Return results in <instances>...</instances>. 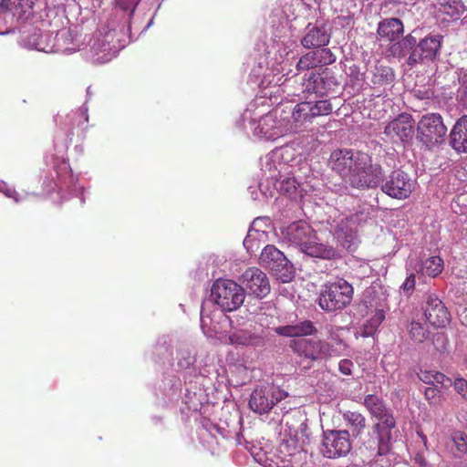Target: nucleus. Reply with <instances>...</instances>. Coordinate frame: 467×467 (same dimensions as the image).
<instances>
[{"mask_svg":"<svg viewBox=\"0 0 467 467\" xmlns=\"http://www.w3.org/2000/svg\"><path fill=\"white\" fill-rule=\"evenodd\" d=\"M283 234L288 242L300 246L307 255L327 260L340 257L337 249L317 242L316 232L305 221L292 223Z\"/></svg>","mask_w":467,"mask_h":467,"instance_id":"nucleus-1","label":"nucleus"},{"mask_svg":"<svg viewBox=\"0 0 467 467\" xmlns=\"http://www.w3.org/2000/svg\"><path fill=\"white\" fill-rule=\"evenodd\" d=\"M441 40L442 36L441 35H429L417 44L416 38L411 35H408L400 42L393 45L391 49L393 50V55H398L399 57H404L405 52L400 49L397 53L398 49H411L407 64L413 67L423 60L433 61L440 53Z\"/></svg>","mask_w":467,"mask_h":467,"instance_id":"nucleus-2","label":"nucleus"},{"mask_svg":"<svg viewBox=\"0 0 467 467\" xmlns=\"http://www.w3.org/2000/svg\"><path fill=\"white\" fill-rule=\"evenodd\" d=\"M352 187L375 188L382 181L383 171L379 164L372 163L371 157L365 152L358 151L352 156Z\"/></svg>","mask_w":467,"mask_h":467,"instance_id":"nucleus-3","label":"nucleus"},{"mask_svg":"<svg viewBox=\"0 0 467 467\" xmlns=\"http://www.w3.org/2000/svg\"><path fill=\"white\" fill-rule=\"evenodd\" d=\"M212 296L223 311L231 312L242 306L245 293L244 289L237 283L227 279H218L213 285Z\"/></svg>","mask_w":467,"mask_h":467,"instance_id":"nucleus-4","label":"nucleus"},{"mask_svg":"<svg viewBox=\"0 0 467 467\" xmlns=\"http://www.w3.org/2000/svg\"><path fill=\"white\" fill-rule=\"evenodd\" d=\"M350 303V284L343 278L329 282L320 294L319 306L325 311L345 308Z\"/></svg>","mask_w":467,"mask_h":467,"instance_id":"nucleus-5","label":"nucleus"},{"mask_svg":"<svg viewBox=\"0 0 467 467\" xmlns=\"http://www.w3.org/2000/svg\"><path fill=\"white\" fill-rule=\"evenodd\" d=\"M287 396L288 393L278 386L268 384L254 389L249 400V406L255 413L265 414Z\"/></svg>","mask_w":467,"mask_h":467,"instance_id":"nucleus-6","label":"nucleus"},{"mask_svg":"<svg viewBox=\"0 0 467 467\" xmlns=\"http://www.w3.org/2000/svg\"><path fill=\"white\" fill-rule=\"evenodd\" d=\"M417 130L420 140L428 147L441 143L447 133L442 117L438 113L422 116L418 123Z\"/></svg>","mask_w":467,"mask_h":467,"instance_id":"nucleus-7","label":"nucleus"},{"mask_svg":"<svg viewBox=\"0 0 467 467\" xmlns=\"http://www.w3.org/2000/svg\"><path fill=\"white\" fill-rule=\"evenodd\" d=\"M415 188V181L410 175L401 171L395 170L390 174L381 181V191L388 196L404 200L410 196Z\"/></svg>","mask_w":467,"mask_h":467,"instance_id":"nucleus-8","label":"nucleus"},{"mask_svg":"<svg viewBox=\"0 0 467 467\" xmlns=\"http://www.w3.org/2000/svg\"><path fill=\"white\" fill-rule=\"evenodd\" d=\"M415 120L410 114L401 113L389 121L384 128V133L392 142H405L413 138Z\"/></svg>","mask_w":467,"mask_h":467,"instance_id":"nucleus-9","label":"nucleus"},{"mask_svg":"<svg viewBox=\"0 0 467 467\" xmlns=\"http://www.w3.org/2000/svg\"><path fill=\"white\" fill-rule=\"evenodd\" d=\"M290 347L299 357L312 361L325 358L329 355V345L322 340L296 338L290 342Z\"/></svg>","mask_w":467,"mask_h":467,"instance_id":"nucleus-10","label":"nucleus"},{"mask_svg":"<svg viewBox=\"0 0 467 467\" xmlns=\"http://www.w3.org/2000/svg\"><path fill=\"white\" fill-rule=\"evenodd\" d=\"M335 84L331 72L324 68L321 72H311L307 78L302 83V92L305 94H315L317 96L327 95Z\"/></svg>","mask_w":467,"mask_h":467,"instance_id":"nucleus-11","label":"nucleus"},{"mask_svg":"<svg viewBox=\"0 0 467 467\" xmlns=\"http://www.w3.org/2000/svg\"><path fill=\"white\" fill-rule=\"evenodd\" d=\"M350 451L348 432L332 431L326 435L323 441L322 452L327 458H336L347 455Z\"/></svg>","mask_w":467,"mask_h":467,"instance_id":"nucleus-12","label":"nucleus"},{"mask_svg":"<svg viewBox=\"0 0 467 467\" xmlns=\"http://www.w3.org/2000/svg\"><path fill=\"white\" fill-rule=\"evenodd\" d=\"M288 260L275 245H266L261 253L260 264L276 275H285L288 272Z\"/></svg>","mask_w":467,"mask_h":467,"instance_id":"nucleus-13","label":"nucleus"},{"mask_svg":"<svg viewBox=\"0 0 467 467\" xmlns=\"http://www.w3.org/2000/svg\"><path fill=\"white\" fill-rule=\"evenodd\" d=\"M243 284L249 292L257 297H265L270 293V283L266 275L257 267H250L243 275Z\"/></svg>","mask_w":467,"mask_h":467,"instance_id":"nucleus-14","label":"nucleus"},{"mask_svg":"<svg viewBox=\"0 0 467 467\" xmlns=\"http://www.w3.org/2000/svg\"><path fill=\"white\" fill-rule=\"evenodd\" d=\"M334 61L335 57L328 48H320L303 55L296 67L297 71H305L316 67H323L332 64Z\"/></svg>","mask_w":467,"mask_h":467,"instance_id":"nucleus-15","label":"nucleus"},{"mask_svg":"<svg viewBox=\"0 0 467 467\" xmlns=\"http://www.w3.org/2000/svg\"><path fill=\"white\" fill-rule=\"evenodd\" d=\"M424 315L427 321L435 327H444L451 320V315L441 300L430 296L426 302Z\"/></svg>","mask_w":467,"mask_h":467,"instance_id":"nucleus-16","label":"nucleus"},{"mask_svg":"<svg viewBox=\"0 0 467 467\" xmlns=\"http://www.w3.org/2000/svg\"><path fill=\"white\" fill-rule=\"evenodd\" d=\"M257 129L266 140H275L276 138L284 136L288 130H292L293 127H287L278 119L277 110L270 112L264 116L258 124Z\"/></svg>","mask_w":467,"mask_h":467,"instance_id":"nucleus-17","label":"nucleus"},{"mask_svg":"<svg viewBox=\"0 0 467 467\" xmlns=\"http://www.w3.org/2000/svg\"><path fill=\"white\" fill-rule=\"evenodd\" d=\"M330 39V34L325 25H311L306 28V34L301 39V45L305 48H324Z\"/></svg>","mask_w":467,"mask_h":467,"instance_id":"nucleus-18","label":"nucleus"},{"mask_svg":"<svg viewBox=\"0 0 467 467\" xmlns=\"http://www.w3.org/2000/svg\"><path fill=\"white\" fill-rule=\"evenodd\" d=\"M450 144L457 152H467V115L461 117L452 127Z\"/></svg>","mask_w":467,"mask_h":467,"instance_id":"nucleus-19","label":"nucleus"},{"mask_svg":"<svg viewBox=\"0 0 467 467\" xmlns=\"http://www.w3.org/2000/svg\"><path fill=\"white\" fill-rule=\"evenodd\" d=\"M279 336L304 338L305 336L314 335L317 328L310 320H304L296 325L281 326L275 328Z\"/></svg>","mask_w":467,"mask_h":467,"instance_id":"nucleus-20","label":"nucleus"},{"mask_svg":"<svg viewBox=\"0 0 467 467\" xmlns=\"http://www.w3.org/2000/svg\"><path fill=\"white\" fill-rule=\"evenodd\" d=\"M403 34V24L399 18H386L378 26V35L381 40L393 42Z\"/></svg>","mask_w":467,"mask_h":467,"instance_id":"nucleus-21","label":"nucleus"},{"mask_svg":"<svg viewBox=\"0 0 467 467\" xmlns=\"http://www.w3.org/2000/svg\"><path fill=\"white\" fill-rule=\"evenodd\" d=\"M465 11V6L461 0H448L439 5L437 15L442 21H456Z\"/></svg>","mask_w":467,"mask_h":467,"instance_id":"nucleus-22","label":"nucleus"},{"mask_svg":"<svg viewBox=\"0 0 467 467\" xmlns=\"http://www.w3.org/2000/svg\"><path fill=\"white\" fill-rule=\"evenodd\" d=\"M38 0H10L5 11L13 14L17 20H27L33 16V8Z\"/></svg>","mask_w":467,"mask_h":467,"instance_id":"nucleus-23","label":"nucleus"},{"mask_svg":"<svg viewBox=\"0 0 467 467\" xmlns=\"http://www.w3.org/2000/svg\"><path fill=\"white\" fill-rule=\"evenodd\" d=\"M348 150H337L330 155L329 164L342 177L350 175V156Z\"/></svg>","mask_w":467,"mask_h":467,"instance_id":"nucleus-24","label":"nucleus"},{"mask_svg":"<svg viewBox=\"0 0 467 467\" xmlns=\"http://www.w3.org/2000/svg\"><path fill=\"white\" fill-rule=\"evenodd\" d=\"M230 340L233 344L242 346H261L264 343V338L248 329H241L234 332L230 336Z\"/></svg>","mask_w":467,"mask_h":467,"instance_id":"nucleus-25","label":"nucleus"},{"mask_svg":"<svg viewBox=\"0 0 467 467\" xmlns=\"http://www.w3.org/2000/svg\"><path fill=\"white\" fill-rule=\"evenodd\" d=\"M310 101L297 103L292 110V123L297 129L306 123H312L313 118L310 113Z\"/></svg>","mask_w":467,"mask_h":467,"instance_id":"nucleus-26","label":"nucleus"},{"mask_svg":"<svg viewBox=\"0 0 467 467\" xmlns=\"http://www.w3.org/2000/svg\"><path fill=\"white\" fill-rule=\"evenodd\" d=\"M395 79L393 69L389 67L378 63L372 72L371 82L374 85L385 86L391 84Z\"/></svg>","mask_w":467,"mask_h":467,"instance_id":"nucleus-27","label":"nucleus"},{"mask_svg":"<svg viewBox=\"0 0 467 467\" xmlns=\"http://www.w3.org/2000/svg\"><path fill=\"white\" fill-rule=\"evenodd\" d=\"M444 268L443 259L440 256H431L424 260L420 266V273L429 277L438 276Z\"/></svg>","mask_w":467,"mask_h":467,"instance_id":"nucleus-28","label":"nucleus"},{"mask_svg":"<svg viewBox=\"0 0 467 467\" xmlns=\"http://www.w3.org/2000/svg\"><path fill=\"white\" fill-rule=\"evenodd\" d=\"M278 190L283 194H286L288 197L296 199L300 197L301 185L295 177H285L278 182Z\"/></svg>","mask_w":467,"mask_h":467,"instance_id":"nucleus-29","label":"nucleus"},{"mask_svg":"<svg viewBox=\"0 0 467 467\" xmlns=\"http://www.w3.org/2000/svg\"><path fill=\"white\" fill-rule=\"evenodd\" d=\"M384 319V311L377 310L373 317L363 325L360 335L362 337L373 336Z\"/></svg>","mask_w":467,"mask_h":467,"instance_id":"nucleus-30","label":"nucleus"},{"mask_svg":"<svg viewBox=\"0 0 467 467\" xmlns=\"http://www.w3.org/2000/svg\"><path fill=\"white\" fill-rule=\"evenodd\" d=\"M419 378L422 382L429 385L437 383L443 386L445 381L451 383V379L446 377L443 373L435 370H420Z\"/></svg>","mask_w":467,"mask_h":467,"instance_id":"nucleus-31","label":"nucleus"},{"mask_svg":"<svg viewBox=\"0 0 467 467\" xmlns=\"http://www.w3.org/2000/svg\"><path fill=\"white\" fill-rule=\"evenodd\" d=\"M311 115L313 119L320 116H327L332 112V105L329 100L322 99L317 101H310Z\"/></svg>","mask_w":467,"mask_h":467,"instance_id":"nucleus-32","label":"nucleus"},{"mask_svg":"<svg viewBox=\"0 0 467 467\" xmlns=\"http://www.w3.org/2000/svg\"><path fill=\"white\" fill-rule=\"evenodd\" d=\"M365 406L370 411L372 415L376 418L382 413V411L386 409L383 401L375 395H368L365 398Z\"/></svg>","mask_w":467,"mask_h":467,"instance_id":"nucleus-33","label":"nucleus"},{"mask_svg":"<svg viewBox=\"0 0 467 467\" xmlns=\"http://www.w3.org/2000/svg\"><path fill=\"white\" fill-rule=\"evenodd\" d=\"M409 335L413 341L421 343L428 337L429 332L421 323L412 321L410 326Z\"/></svg>","mask_w":467,"mask_h":467,"instance_id":"nucleus-34","label":"nucleus"},{"mask_svg":"<svg viewBox=\"0 0 467 467\" xmlns=\"http://www.w3.org/2000/svg\"><path fill=\"white\" fill-rule=\"evenodd\" d=\"M459 85L457 99L462 106L467 107V71L460 74Z\"/></svg>","mask_w":467,"mask_h":467,"instance_id":"nucleus-35","label":"nucleus"},{"mask_svg":"<svg viewBox=\"0 0 467 467\" xmlns=\"http://www.w3.org/2000/svg\"><path fill=\"white\" fill-rule=\"evenodd\" d=\"M452 441L459 452L467 454V434L462 431H456L452 435Z\"/></svg>","mask_w":467,"mask_h":467,"instance_id":"nucleus-36","label":"nucleus"},{"mask_svg":"<svg viewBox=\"0 0 467 467\" xmlns=\"http://www.w3.org/2000/svg\"><path fill=\"white\" fill-rule=\"evenodd\" d=\"M452 386L454 390L467 402V380L458 377L454 379Z\"/></svg>","mask_w":467,"mask_h":467,"instance_id":"nucleus-37","label":"nucleus"},{"mask_svg":"<svg viewBox=\"0 0 467 467\" xmlns=\"http://www.w3.org/2000/svg\"><path fill=\"white\" fill-rule=\"evenodd\" d=\"M365 427V418L359 413L352 412V436H357Z\"/></svg>","mask_w":467,"mask_h":467,"instance_id":"nucleus-38","label":"nucleus"},{"mask_svg":"<svg viewBox=\"0 0 467 467\" xmlns=\"http://www.w3.org/2000/svg\"><path fill=\"white\" fill-rule=\"evenodd\" d=\"M416 275L414 273L409 275L403 284L400 285V290L406 295L410 296L415 289Z\"/></svg>","mask_w":467,"mask_h":467,"instance_id":"nucleus-39","label":"nucleus"},{"mask_svg":"<svg viewBox=\"0 0 467 467\" xmlns=\"http://www.w3.org/2000/svg\"><path fill=\"white\" fill-rule=\"evenodd\" d=\"M441 390L435 387H428L425 389V399L431 404H436L440 401Z\"/></svg>","mask_w":467,"mask_h":467,"instance_id":"nucleus-40","label":"nucleus"},{"mask_svg":"<svg viewBox=\"0 0 467 467\" xmlns=\"http://www.w3.org/2000/svg\"><path fill=\"white\" fill-rule=\"evenodd\" d=\"M432 343L437 350L443 351L447 345L445 334L441 332L435 333L432 337Z\"/></svg>","mask_w":467,"mask_h":467,"instance_id":"nucleus-41","label":"nucleus"},{"mask_svg":"<svg viewBox=\"0 0 467 467\" xmlns=\"http://www.w3.org/2000/svg\"><path fill=\"white\" fill-rule=\"evenodd\" d=\"M388 429H392L396 425L393 416L385 409L380 415L377 417Z\"/></svg>","mask_w":467,"mask_h":467,"instance_id":"nucleus-42","label":"nucleus"},{"mask_svg":"<svg viewBox=\"0 0 467 467\" xmlns=\"http://www.w3.org/2000/svg\"><path fill=\"white\" fill-rule=\"evenodd\" d=\"M335 234H336V238L337 239L338 242L341 243L342 246L346 247L347 249H348L350 247V242L348 240V232H344L343 228L338 226L335 232Z\"/></svg>","mask_w":467,"mask_h":467,"instance_id":"nucleus-43","label":"nucleus"},{"mask_svg":"<svg viewBox=\"0 0 467 467\" xmlns=\"http://www.w3.org/2000/svg\"><path fill=\"white\" fill-rule=\"evenodd\" d=\"M390 450L389 447V438L385 439L383 437H379L378 441V455L383 456L386 455Z\"/></svg>","mask_w":467,"mask_h":467,"instance_id":"nucleus-44","label":"nucleus"},{"mask_svg":"<svg viewBox=\"0 0 467 467\" xmlns=\"http://www.w3.org/2000/svg\"><path fill=\"white\" fill-rule=\"evenodd\" d=\"M140 0H118V5L125 11L133 13Z\"/></svg>","mask_w":467,"mask_h":467,"instance_id":"nucleus-45","label":"nucleus"},{"mask_svg":"<svg viewBox=\"0 0 467 467\" xmlns=\"http://www.w3.org/2000/svg\"><path fill=\"white\" fill-rule=\"evenodd\" d=\"M339 369L343 374H350V361L348 359L341 360L339 363Z\"/></svg>","mask_w":467,"mask_h":467,"instance_id":"nucleus-46","label":"nucleus"},{"mask_svg":"<svg viewBox=\"0 0 467 467\" xmlns=\"http://www.w3.org/2000/svg\"><path fill=\"white\" fill-rule=\"evenodd\" d=\"M414 460H415V462L418 463L420 467H429V463H428L426 458L422 454H420V453L416 454V456L414 457Z\"/></svg>","mask_w":467,"mask_h":467,"instance_id":"nucleus-47","label":"nucleus"},{"mask_svg":"<svg viewBox=\"0 0 467 467\" xmlns=\"http://www.w3.org/2000/svg\"><path fill=\"white\" fill-rule=\"evenodd\" d=\"M417 433L420 436V438L421 439L424 447L426 449H428V439H427V436L422 431H418Z\"/></svg>","mask_w":467,"mask_h":467,"instance_id":"nucleus-48","label":"nucleus"},{"mask_svg":"<svg viewBox=\"0 0 467 467\" xmlns=\"http://www.w3.org/2000/svg\"><path fill=\"white\" fill-rule=\"evenodd\" d=\"M8 3H10V0H0V10L5 11V8L8 7Z\"/></svg>","mask_w":467,"mask_h":467,"instance_id":"nucleus-49","label":"nucleus"},{"mask_svg":"<svg viewBox=\"0 0 467 467\" xmlns=\"http://www.w3.org/2000/svg\"><path fill=\"white\" fill-rule=\"evenodd\" d=\"M464 462H463V465L462 467H467V453L464 455Z\"/></svg>","mask_w":467,"mask_h":467,"instance_id":"nucleus-50","label":"nucleus"},{"mask_svg":"<svg viewBox=\"0 0 467 467\" xmlns=\"http://www.w3.org/2000/svg\"><path fill=\"white\" fill-rule=\"evenodd\" d=\"M201 322H202V327H203L204 323H205V319H204V317L202 315L201 316Z\"/></svg>","mask_w":467,"mask_h":467,"instance_id":"nucleus-51","label":"nucleus"},{"mask_svg":"<svg viewBox=\"0 0 467 467\" xmlns=\"http://www.w3.org/2000/svg\"><path fill=\"white\" fill-rule=\"evenodd\" d=\"M379 424H376V425H375V429H376V431H378V430H379Z\"/></svg>","mask_w":467,"mask_h":467,"instance_id":"nucleus-52","label":"nucleus"},{"mask_svg":"<svg viewBox=\"0 0 467 467\" xmlns=\"http://www.w3.org/2000/svg\"><path fill=\"white\" fill-rule=\"evenodd\" d=\"M370 467H377L376 464H371Z\"/></svg>","mask_w":467,"mask_h":467,"instance_id":"nucleus-53","label":"nucleus"}]
</instances>
